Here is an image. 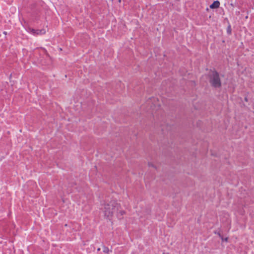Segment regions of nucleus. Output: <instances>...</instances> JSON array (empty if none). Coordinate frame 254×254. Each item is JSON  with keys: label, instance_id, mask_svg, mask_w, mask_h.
Here are the masks:
<instances>
[{"label": "nucleus", "instance_id": "6", "mask_svg": "<svg viewBox=\"0 0 254 254\" xmlns=\"http://www.w3.org/2000/svg\"><path fill=\"white\" fill-rule=\"evenodd\" d=\"M103 251L105 253L107 254H109L110 252V250L108 248L105 247L103 248Z\"/></svg>", "mask_w": 254, "mask_h": 254}, {"label": "nucleus", "instance_id": "4", "mask_svg": "<svg viewBox=\"0 0 254 254\" xmlns=\"http://www.w3.org/2000/svg\"><path fill=\"white\" fill-rule=\"evenodd\" d=\"M46 31H47V29L46 28H43V29H41V30H37L32 29L31 30V32L33 34H36V35H43V34H44L46 33Z\"/></svg>", "mask_w": 254, "mask_h": 254}, {"label": "nucleus", "instance_id": "2", "mask_svg": "<svg viewBox=\"0 0 254 254\" xmlns=\"http://www.w3.org/2000/svg\"><path fill=\"white\" fill-rule=\"evenodd\" d=\"M210 82L215 87H219L221 85V82L218 74L216 72H212L211 74Z\"/></svg>", "mask_w": 254, "mask_h": 254}, {"label": "nucleus", "instance_id": "7", "mask_svg": "<svg viewBox=\"0 0 254 254\" xmlns=\"http://www.w3.org/2000/svg\"><path fill=\"white\" fill-rule=\"evenodd\" d=\"M227 240H228V238H226V239H224V240H225V241H227Z\"/></svg>", "mask_w": 254, "mask_h": 254}, {"label": "nucleus", "instance_id": "5", "mask_svg": "<svg viewBox=\"0 0 254 254\" xmlns=\"http://www.w3.org/2000/svg\"><path fill=\"white\" fill-rule=\"evenodd\" d=\"M220 5V2L219 1H214L210 5V7L212 9L218 8Z\"/></svg>", "mask_w": 254, "mask_h": 254}, {"label": "nucleus", "instance_id": "1", "mask_svg": "<svg viewBox=\"0 0 254 254\" xmlns=\"http://www.w3.org/2000/svg\"><path fill=\"white\" fill-rule=\"evenodd\" d=\"M101 211L104 216L110 219L113 214L118 210V208L114 205V203H104L101 208Z\"/></svg>", "mask_w": 254, "mask_h": 254}, {"label": "nucleus", "instance_id": "3", "mask_svg": "<svg viewBox=\"0 0 254 254\" xmlns=\"http://www.w3.org/2000/svg\"><path fill=\"white\" fill-rule=\"evenodd\" d=\"M147 102L148 104L150 105L152 110H158L159 109L157 108V107L161 106V102L155 97L149 99Z\"/></svg>", "mask_w": 254, "mask_h": 254}]
</instances>
